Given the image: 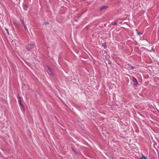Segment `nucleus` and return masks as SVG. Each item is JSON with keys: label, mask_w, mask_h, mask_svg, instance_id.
Masks as SVG:
<instances>
[{"label": "nucleus", "mask_w": 159, "mask_h": 159, "mask_svg": "<svg viewBox=\"0 0 159 159\" xmlns=\"http://www.w3.org/2000/svg\"><path fill=\"white\" fill-rule=\"evenodd\" d=\"M141 159H148L147 158L145 157V156H144V155H143L141 157Z\"/></svg>", "instance_id": "9d476101"}, {"label": "nucleus", "mask_w": 159, "mask_h": 159, "mask_svg": "<svg viewBox=\"0 0 159 159\" xmlns=\"http://www.w3.org/2000/svg\"><path fill=\"white\" fill-rule=\"evenodd\" d=\"M5 29H6V30L7 31H8V30H7V29L5 28Z\"/></svg>", "instance_id": "dca6fc26"}, {"label": "nucleus", "mask_w": 159, "mask_h": 159, "mask_svg": "<svg viewBox=\"0 0 159 159\" xmlns=\"http://www.w3.org/2000/svg\"><path fill=\"white\" fill-rule=\"evenodd\" d=\"M34 47V44L33 43H30L27 44L26 46V49L28 51H30Z\"/></svg>", "instance_id": "f257e3e1"}, {"label": "nucleus", "mask_w": 159, "mask_h": 159, "mask_svg": "<svg viewBox=\"0 0 159 159\" xmlns=\"http://www.w3.org/2000/svg\"><path fill=\"white\" fill-rule=\"evenodd\" d=\"M107 7H108L106 6H104L100 8V10L102 11L103 9H106Z\"/></svg>", "instance_id": "39448f33"}, {"label": "nucleus", "mask_w": 159, "mask_h": 159, "mask_svg": "<svg viewBox=\"0 0 159 159\" xmlns=\"http://www.w3.org/2000/svg\"><path fill=\"white\" fill-rule=\"evenodd\" d=\"M132 81L134 83V85H137L138 82L137 79L134 77H133L132 78Z\"/></svg>", "instance_id": "f03ea898"}, {"label": "nucleus", "mask_w": 159, "mask_h": 159, "mask_svg": "<svg viewBox=\"0 0 159 159\" xmlns=\"http://www.w3.org/2000/svg\"><path fill=\"white\" fill-rule=\"evenodd\" d=\"M48 69L50 71V72L51 73V74L52 75H53V74L52 73V72L51 71V69H50L49 67H48Z\"/></svg>", "instance_id": "9b49d317"}, {"label": "nucleus", "mask_w": 159, "mask_h": 159, "mask_svg": "<svg viewBox=\"0 0 159 159\" xmlns=\"http://www.w3.org/2000/svg\"><path fill=\"white\" fill-rule=\"evenodd\" d=\"M21 21H22V24H23V26H24V27H25V28L26 29L25 26V25H24V21H22V20Z\"/></svg>", "instance_id": "f8f14e48"}, {"label": "nucleus", "mask_w": 159, "mask_h": 159, "mask_svg": "<svg viewBox=\"0 0 159 159\" xmlns=\"http://www.w3.org/2000/svg\"><path fill=\"white\" fill-rule=\"evenodd\" d=\"M114 24V25H116V24H117V22H114V24Z\"/></svg>", "instance_id": "2eb2a0df"}, {"label": "nucleus", "mask_w": 159, "mask_h": 159, "mask_svg": "<svg viewBox=\"0 0 159 159\" xmlns=\"http://www.w3.org/2000/svg\"><path fill=\"white\" fill-rule=\"evenodd\" d=\"M23 7L25 11H27L28 8V5L26 3H24L23 4Z\"/></svg>", "instance_id": "7ed1b4c3"}, {"label": "nucleus", "mask_w": 159, "mask_h": 159, "mask_svg": "<svg viewBox=\"0 0 159 159\" xmlns=\"http://www.w3.org/2000/svg\"><path fill=\"white\" fill-rule=\"evenodd\" d=\"M7 33L8 34H9V31H7Z\"/></svg>", "instance_id": "f3484780"}, {"label": "nucleus", "mask_w": 159, "mask_h": 159, "mask_svg": "<svg viewBox=\"0 0 159 159\" xmlns=\"http://www.w3.org/2000/svg\"><path fill=\"white\" fill-rule=\"evenodd\" d=\"M44 24L45 25H47V24H48V22H45L44 23Z\"/></svg>", "instance_id": "4468645a"}, {"label": "nucleus", "mask_w": 159, "mask_h": 159, "mask_svg": "<svg viewBox=\"0 0 159 159\" xmlns=\"http://www.w3.org/2000/svg\"><path fill=\"white\" fill-rule=\"evenodd\" d=\"M17 98H18V101L19 104L21 106H22V104H21V100L20 98L18 95V96Z\"/></svg>", "instance_id": "20e7f679"}, {"label": "nucleus", "mask_w": 159, "mask_h": 159, "mask_svg": "<svg viewBox=\"0 0 159 159\" xmlns=\"http://www.w3.org/2000/svg\"><path fill=\"white\" fill-rule=\"evenodd\" d=\"M142 40H146L147 42H148L149 43H150L147 40H146L145 39H142Z\"/></svg>", "instance_id": "ddd939ff"}, {"label": "nucleus", "mask_w": 159, "mask_h": 159, "mask_svg": "<svg viewBox=\"0 0 159 159\" xmlns=\"http://www.w3.org/2000/svg\"><path fill=\"white\" fill-rule=\"evenodd\" d=\"M129 68L132 69V70H133L134 68V66H131L130 65H129Z\"/></svg>", "instance_id": "0eeeda50"}, {"label": "nucleus", "mask_w": 159, "mask_h": 159, "mask_svg": "<svg viewBox=\"0 0 159 159\" xmlns=\"http://www.w3.org/2000/svg\"><path fill=\"white\" fill-rule=\"evenodd\" d=\"M102 46L104 49H106L107 48V45L105 43H104L102 44Z\"/></svg>", "instance_id": "1a4fd4ad"}, {"label": "nucleus", "mask_w": 159, "mask_h": 159, "mask_svg": "<svg viewBox=\"0 0 159 159\" xmlns=\"http://www.w3.org/2000/svg\"><path fill=\"white\" fill-rule=\"evenodd\" d=\"M72 151L75 153V154H78L79 153L77 151H76V150H75V149L73 148H72Z\"/></svg>", "instance_id": "6e6552de"}, {"label": "nucleus", "mask_w": 159, "mask_h": 159, "mask_svg": "<svg viewBox=\"0 0 159 159\" xmlns=\"http://www.w3.org/2000/svg\"><path fill=\"white\" fill-rule=\"evenodd\" d=\"M137 34L141 38H142L143 37V34L142 33L139 32H137Z\"/></svg>", "instance_id": "423d86ee"}]
</instances>
